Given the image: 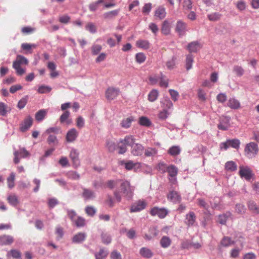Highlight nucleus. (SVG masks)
I'll use <instances>...</instances> for the list:
<instances>
[{
    "label": "nucleus",
    "instance_id": "nucleus-39",
    "mask_svg": "<svg viewBox=\"0 0 259 259\" xmlns=\"http://www.w3.org/2000/svg\"><path fill=\"white\" fill-rule=\"evenodd\" d=\"M104 2L105 0H98L96 2L90 4L89 6L90 11L91 12L96 11L98 9L99 4L103 3Z\"/></svg>",
    "mask_w": 259,
    "mask_h": 259
},
{
    "label": "nucleus",
    "instance_id": "nucleus-47",
    "mask_svg": "<svg viewBox=\"0 0 259 259\" xmlns=\"http://www.w3.org/2000/svg\"><path fill=\"white\" fill-rule=\"evenodd\" d=\"M67 177L71 180H77L80 178L79 175L75 171H69L66 174Z\"/></svg>",
    "mask_w": 259,
    "mask_h": 259
},
{
    "label": "nucleus",
    "instance_id": "nucleus-25",
    "mask_svg": "<svg viewBox=\"0 0 259 259\" xmlns=\"http://www.w3.org/2000/svg\"><path fill=\"white\" fill-rule=\"evenodd\" d=\"M87 237L84 233L80 232L75 235L72 238V242L75 243H81Z\"/></svg>",
    "mask_w": 259,
    "mask_h": 259
},
{
    "label": "nucleus",
    "instance_id": "nucleus-18",
    "mask_svg": "<svg viewBox=\"0 0 259 259\" xmlns=\"http://www.w3.org/2000/svg\"><path fill=\"white\" fill-rule=\"evenodd\" d=\"M95 193L92 190L82 188V196L85 200L92 199L95 197Z\"/></svg>",
    "mask_w": 259,
    "mask_h": 259
},
{
    "label": "nucleus",
    "instance_id": "nucleus-10",
    "mask_svg": "<svg viewBox=\"0 0 259 259\" xmlns=\"http://www.w3.org/2000/svg\"><path fill=\"white\" fill-rule=\"evenodd\" d=\"M175 30L180 36L185 35L187 31V24L182 20L178 21Z\"/></svg>",
    "mask_w": 259,
    "mask_h": 259
},
{
    "label": "nucleus",
    "instance_id": "nucleus-12",
    "mask_svg": "<svg viewBox=\"0 0 259 259\" xmlns=\"http://www.w3.org/2000/svg\"><path fill=\"white\" fill-rule=\"evenodd\" d=\"M69 157L71 159L73 166L77 167L80 164L79 159V153L76 149H72L69 154Z\"/></svg>",
    "mask_w": 259,
    "mask_h": 259
},
{
    "label": "nucleus",
    "instance_id": "nucleus-11",
    "mask_svg": "<svg viewBox=\"0 0 259 259\" xmlns=\"http://www.w3.org/2000/svg\"><path fill=\"white\" fill-rule=\"evenodd\" d=\"M78 136V132L77 130L72 128L69 130L66 135V140L68 143H72L76 140Z\"/></svg>",
    "mask_w": 259,
    "mask_h": 259
},
{
    "label": "nucleus",
    "instance_id": "nucleus-36",
    "mask_svg": "<svg viewBox=\"0 0 259 259\" xmlns=\"http://www.w3.org/2000/svg\"><path fill=\"white\" fill-rule=\"evenodd\" d=\"M119 12V10H114L105 13L103 17L106 19H112L116 16Z\"/></svg>",
    "mask_w": 259,
    "mask_h": 259
},
{
    "label": "nucleus",
    "instance_id": "nucleus-63",
    "mask_svg": "<svg viewBox=\"0 0 259 259\" xmlns=\"http://www.w3.org/2000/svg\"><path fill=\"white\" fill-rule=\"evenodd\" d=\"M248 206L249 210H251L253 213H256L258 207L256 203L253 201H249L248 204Z\"/></svg>",
    "mask_w": 259,
    "mask_h": 259
},
{
    "label": "nucleus",
    "instance_id": "nucleus-22",
    "mask_svg": "<svg viewBox=\"0 0 259 259\" xmlns=\"http://www.w3.org/2000/svg\"><path fill=\"white\" fill-rule=\"evenodd\" d=\"M136 46L143 50H148L150 48V44L149 41L144 39H139L136 41Z\"/></svg>",
    "mask_w": 259,
    "mask_h": 259
},
{
    "label": "nucleus",
    "instance_id": "nucleus-64",
    "mask_svg": "<svg viewBox=\"0 0 259 259\" xmlns=\"http://www.w3.org/2000/svg\"><path fill=\"white\" fill-rule=\"evenodd\" d=\"M248 206L249 210H251L253 213H256L258 207L256 203L253 201H249L248 204Z\"/></svg>",
    "mask_w": 259,
    "mask_h": 259
},
{
    "label": "nucleus",
    "instance_id": "nucleus-2",
    "mask_svg": "<svg viewBox=\"0 0 259 259\" xmlns=\"http://www.w3.org/2000/svg\"><path fill=\"white\" fill-rule=\"evenodd\" d=\"M258 145L254 142L247 144L244 148V154L248 158H252L256 156L258 152Z\"/></svg>",
    "mask_w": 259,
    "mask_h": 259
},
{
    "label": "nucleus",
    "instance_id": "nucleus-48",
    "mask_svg": "<svg viewBox=\"0 0 259 259\" xmlns=\"http://www.w3.org/2000/svg\"><path fill=\"white\" fill-rule=\"evenodd\" d=\"M118 148L119 149L118 152L119 154H123L127 150V146L122 140H120L118 143Z\"/></svg>",
    "mask_w": 259,
    "mask_h": 259
},
{
    "label": "nucleus",
    "instance_id": "nucleus-60",
    "mask_svg": "<svg viewBox=\"0 0 259 259\" xmlns=\"http://www.w3.org/2000/svg\"><path fill=\"white\" fill-rule=\"evenodd\" d=\"M228 142H229L230 146L236 149L239 148L240 144V142L239 140H228Z\"/></svg>",
    "mask_w": 259,
    "mask_h": 259
},
{
    "label": "nucleus",
    "instance_id": "nucleus-33",
    "mask_svg": "<svg viewBox=\"0 0 259 259\" xmlns=\"http://www.w3.org/2000/svg\"><path fill=\"white\" fill-rule=\"evenodd\" d=\"M21 47L23 50L26 51V54L32 53V49H35L36 47V45L35 44H30L28 43L22 44Z\"/></svg>",
    "mask_w": 259,
    "mask_h": 259
},
{
    "label": "nucleus",
    "instance_id": "nucleus-53",
    "mask_svg": "<svg viewBox=\"0 0 259 259\" xmlns=\"http://www.w3.org/2000/svg\"><path fill=\"white\" fill-rule=\"evenodd\" d=\"M52 88L50 87L42 85L38 88L37 92L40 94H45L50 92Z\"/></svg>",
    "mask_w": 259,
    "mask_h": 259
},
{
    "label": "nucleus",
    "instance_id": "nucleus-37",
    "mask_svg": "<svg viewBox=\"0 0 259 259\" xmlns=\"http://www.w3.org/2000/svg\"><path fill=\"white\" fill-rule=\"evenodd\" d=\"M181 152V149L179 146H174L168 150V153L172 156L178 155Z\"/></svg>",
    "mask_w": 259,
    "mask_h": 259
},
{
    "label": "nucleus",
    "instance_id": "nucleus-20",
    "mask_svg": "<svg viewBox=\"0 0 259 259\" xmlns=\"http://www.w3.org/2000/svg\"><path fill=\"white\" fill-rule=\"evenodd\" d=\"M7 200L8 203L13 206H17L20 202L18 197L15 194H10L8 196Z\"/></svg>",
    "mask_w": 259,
    "mask_h": 259
},
{
    "label": "nucleus",
    "instance_id": "nucleus-34",
    "mask_svg": "<svg viewBox=\"0 0 259 259\" xmlns=\"http://www.w3.org/2000/svg\"><path fill=\"white\" fill-rule=\"evenodd\" d=\"M170 32V26L169 22L165 20L162 25L161 32L164 35H168Z\"/></svg>",
    "mask_w": 259,
    "mask_h": 259
},
{
    "label": "nucleus",
    "instance_id": "nucleus-19",
    "mask_svg": "<svg viewBox=\"0 0 259 259\" xmlns=\"http://www.w3.org/2000/svg\"><path fill=\"white\" fill-rule=\"evenodd\" d=\"M70 113L69 111H65L60 117V121L61 123H65L69 125L72 123V120L69 119Z\"/></svg>",
    "mask_w": 259,
    "mask_h": 259
},
{
    "label": "nucleus",
    "instance_id": "nucleus-52",
    "mask_svg": "<svg viewBox=\"0 0 259 259\" xmlns=\"http://www.w3.org/2000/svg\"><path fill=\"white\" fill-rule=\"evenodd\" d=\"M85 213L89 216L93 217L96 213V209L92 206H87L85 208Z\"/></svg>",
    "mask_w": 259,
    "mask_h": 259
},
{
    "label": "nucleus",
    "instance_id": "nucleus-46",
    "mask_svg": "<svg viewBox=\"0 0 259 259\" xmlns=\"http://www.w3.org/2000/svg\"><path fill=\"white\" fill-rule=\"evenodd\" d=\"M161 104L163 109H165L167 110V109H170L173 106L171 101L168 98L164 99L163 101L161 102Z\"/></svg>",
    "mask_w": 259,
    "mask_h": 259
},
{
    "label": "nucleus",
    "instance_id": "nucleus-5",
    "mask_svg": "<svg viewBox=\"0 0 259 259\" xmlns=\"http://www.w3.org/2000/svg\"><path fill=\"white\" fill-rule=\"evenodd\" d=\"M121 190L123 194L128 199L132 197L134 189L131 186L130 183L127 181H122L120 184Z\"/></svg>",
    "mask_w": 259,
    "mask_h": 259
},
{
    "label": "nucleus",
    "instance_id": "nucleus-61",
    "mask_svg": "<svg viewBox=\"0 0 259 259\" xmlns=\"http://www.w3.org/2000/svg\"><path fill=\"white\" fill-rule=\"evenodd\" d=\"M28 101L27 97L22 98L18 103L17 107L19 109H23L26 105Z\"/></svg>",
    "mask_w": 259,
    "mask_h": 259
},
{
    "label": "nucleus",
    "instance_id": "nucleus-7",
    "mask_svg": "<svg viewBox=\"0 0 259 259\" xmlns=\"http://www.w3.org/2000/svg\"><path fill=\"white\" fill-rule=\"evenodd\" d=\"M147 203L144 200H138L132 204L130 208L131 212H136L143 210L146 206Z\"/></svg>",
    "mask_w": 259,
    "mask_h": 259
},
{
    "label": "nucleus",
    "instance_id": "nucleus-31",
    "mask_svg": "<svg viewBox=\"0 0 259 259\" xmlns=\"http://www.w3.org/2000/svg\"><path fill=\"white\" fill-rule=\"evenodd\" d=\"M134 120V118L133 116H131L129 117H127L123 119L120 123V125L121 127L127 128H129L131 125L132 122Z\"/></svg>",
    "mask_w": 259,
    "mask_h": 259
},
{
    "label": "nucleus",
    "instance_id": "nucleus-27",
    "mask_svg": "<svg viewBox=\"0 0 259 259\" xmlns=\"http://www.w3.org/2000/svg\"><path fill=\"white\" fill-rule=\"evenodd\" d=\"M228 106L233 109H237L240 107V103L235 98H230L227 103Z\"/></svg>",
    "mask_w": 259,
    "mask_h": 259
},
{
    "label": "nucleus",
    "instance_id": "nucleus-29",
    "mask_svg": "<svg viewBox=\"0 0 259 259\" xmlns=\"http://www.w3.org/2000/svg\"><path fill=\"white\" fill-rule=\"evenodd\" d=\"M159 96V92L156 89L152 90L148 95V100L151 102L156 101Z\"/></svg>",
    "mask_w": 259,
    "mask_h": 259
},
{
    "label": "nucleus",
    "instance_id": "nucleus-9",
    "mask_svg": "<svg viewBox=\"0 0 259 259\" xmlns=\"http://www.w3.org/2000/svg\"><path fill=\"white\" fill-rule=\"evenodd\" d=\"M239 175L241 178H244L246 180H249L252 176L251 169L247 166H243L239 167Z\"/></svg>",
    "mask_w": 259,
    "mask_h": 259
},
{
    "label": "nucleus",
    "instance_id": "nucleus-13",
    "mask_svg": "<svg viewBox=\"0 0 259 259\" xmlns=\"http://www.w3.org/2000/svg\"><path fill=\"white\" fill-rule=\"evenodd\" d=\"M168 200L175 203H178L181 201V197L179 193L176 191H170L167 195Z\"/></svg>",
    "mask_w": 259,
    "mask_h": 259
},
{
    "label": "nucleus",
    "instance_id": "nucleus-57",
    "mask_svg": "<svg viewBox=\"0 0 259 259\" xmlns=\"http://www.w3.org/2000/svg\"><path fill=\"white\" fill-rule=\"evenodd\" d=\"M108 253L103 249H101L99 252L97 253L95 255L96 259H103L106 257Z\"/></svg>",
    "mask_w": 259,
    "mask_h": 259
},
{
    "label": "nucleus",
    "instance_id": "nucleus-62",
    "mask_svg": "<svg viewBox=\"0 0 259 259\" xmlns=\"http://www.w3.org/2000/svg\"><path fill=\"white\" fill-rule=\"evenodd\" d=\"M9 253L11 254L12 256L16 259H20L21 258V253L20 251L16 249H11Z\"/></svg>",
    "mask_w": 259,
    "mask_h": 259
},
{
    "label": "nucleus",
    "instance_id": "nucleus-24",
    "mask_svg": "<svg viewBox=\"0 0 259 259\" xmlns=\"http://www.w3.org/2000/svg\"><path fill=\"white\" fill-rule=\"evenodd\" d=\"M165 9L163 6L158 7L155 12V16L159 19H163L166 16Z\"/></svg>",
    "mask_w": 259,
    "mask_h": 259
},
{
    "label": "nucleus",
    "instance_id": "nucleus-3",
    "mask_svg": "<svg viewBox=\"0 0 259 259\" xmlns=\"http://www.w3.org/2000/svg\"><path fill=\"white\" fill-rule=\"evenodd\" d=\"M14 162L18 164L20 161L21 158H26L30 156L29 152L24 148H20L18 150L14 151Z\"/></svg>",
    "mask_w": 259,
    "mask_h": 259
},
{
    "label": "nucleus",
    "instance_id": "nucleus-51",
    "mask_svg": "<svg viewBox=\"0 0 259 259\" xmlns=\"http://www.w3.org/2000/svg\"><path fill=\"white\" fill-rule=\"evenodd\" d=\"M233 71L238 76H242L244 72L243 68L241 66L239 65H235L234 66Z\"/></svg>",
    "mask_w": 259,
    "mask_h": 259
},
{
    "label": "nucleus",
    "instance_id": "nucleus-1",
    "mask_svg": "<svg viewBox=\"0 0 259 259\" xmlns=\"http://www.w3.org/2000/svg\"><path fill=\"white\" fill-rule=\"evenodd\" d=\"M28 64V61L25 57L18 55L13 62V67L16 70L17 75L21 76L25 73V69L23 68L22 66L27 65Z\"/></svg>",
    "mask_w": 259,
    "mask_h": 259
},
{
    "label": "nucleus",
    "instance_id": "nucleus-45",
    "mask_svg": "<svg viewBox=\"0 0 259 259\" xmlns=\"http://www.w3.org/2000/svg\"><path fill=\"white\" fill-rule=\"evenodd\" d=\"M139 123L141 125L148 127L151 125V122L147 117L142 116L139 118Z\"/></svg>",
    "mask_w": 259,
    "mask_h": 259
},
{
    "label": "nucleus",
    "instance_id": "nucleus-54",
    "mask_svg": "<svg viewBox=\"0 0 259 259\" xmlns=\"http://www.w3.org/2000/svg\"><path fill=\"white\" fill-rule=\"evenodd\" d=\"M146 56L143 53H137L136 55V60L137 63L141 64L146 60Z\"/></svg>",
    "mask_w": 259,
    "mask_h": 259
},
{
    "label": "nucleus",
    "instance_id": "nucleus-28",
    "mask_svg": "<svg viewBox=\"0 0 259 259\" xmlns=\"http://www.w3.org/2000/svg\"><path fill=\"white\" fill-rule=\"evenodd\" d=\"M15 174L12 172L7 179L8 187L9 189H12L15 187Z\"/></svg>",
    "mask_w": 259,
    "mask_h": 259
},
{
    "label": "nucleus",
    "instance_id": "nucleus-17",
    "mask_svg": "<svg viewBox=\"0 0 259 259\" xmlns=\"http://www.w3.org/2000/svg\"><path fill=\"white\" fill-rule=\"evenodd\" d=\"M230 126V119L228 117H225L221 119L220 123L218 124V127L219 130L226 131Z\"/></svg>",
    "mask_w": 259,
    "mask_h": 259
},
{
    "label": "nucleus",
    "instance_id": "nucleus-26",
    "mask_svg": "<svg viewBox=\"0 0 259 259\" xmlns=\"http://www.w3.org/2000/svg\"><path fill=\"white\" fill-rule=\"evenodd\" d=\"M201 45L198 41H193L190 43L187 48L190 52H197L201 48Z\"/></svg>",
    "mask_w": 259,
    "mask_h": 259
},
{
    "label": "nucleus",
    "instance_id": "nucleus-44",
    "mask_svg": "<svg viewBox=\"0 0 259 259\" xmlns=\"http://www.w3.org/2000/svg\"><path fill=\"white\" fill-rule=\"evenodd\" d=\"M119 182V180H108L106 183H105V188H108L110 189H113L118 184Z\"/></svg>",
    "mask_w": 259,
    "mask_h": 259
},
{
    "label": "nucleus",
    "instance_id": "nucleus-23",
    "mask_svg": "<svg viewBox=\"0 0 259 259\" xmlns=\"http://www.w3.org/2000/svg\"><path fill=\"white\" fill-rule=\"evenodd\" d=\"M159 243L161 247L166 248L170 246L171 244V240L169 237L163 236L161 238Z\"/></svg>",
    "mask_w": 259,
    "mask_h": 259
},
{
    "label": "nucleus",
    "instance_id": "nucleus-6",
    "mask_svg": "<svg viewBox=\"0 0 259 259\" xmlns=\"http://www.w3.org/2000/svg\"><path fill=\"white\" fill-rule=\"evenodd\" d=\"M150 213L152 216L157 215L159 218L163 219L168 214V211L164 208L154 207L151 209Z\"/></svg>",
    "mask_w": 259,
    "mask_h": 259
},
{
    "label": "nucleus",
    "instance_id": "nucleus-15",
    "mask_svg": "<svg viewBox=\"0 0 259 259\" xmlns=\"http://www.w3.org/2000/svg\"><path fill=\"white\" fill-rule=\"evenodd\" d=\"M159 231L157 226H152L149 229L148 234H145L144 238L145 240H150L153 238L157 236Z\"/></svg>",
    "mask_w": 259,
    "mask_h": 259
},
{
    "label": "nucleus",
    "instance_id": "nucleus-32",
    "mask_svg": "<svg viewBox=\"0 0 259 259\" xmlns=\"http://www.w3.org/2000/svg\"><path fill=\"white\" fill-rule=\"evenodd\" d=\"M140 254L144 257L149 258L153 256L151 250L146 247H142L140 250Z\"/></svg>",
    "mask_w": 259,
    "mask_h": 259
},
{
    "label": "nucleus",
    "instance_id": "nucleus-50",
    "mask_svg": "<svg viewBox=\"0 0 259 259\" xmlns=\"http://www.w3.org/2000/svg\"><path fill=\"white\" fill-rule=\"evenodd\" d=\"M102 47L100 45H94L91 48L92 54L93 55H97L99 54L102 50Z\"/></svg>",
    "mask_w": 259,
    "mask_h": 259
},
{
    "label": "nucleus",
    "instance_id": "nucleus-42",
    "mask_svg": "<svg viewBox=\"0 0 259 259\" xmlns=\"http://www.w3.org/2000/svg\"><path fill=\"white\" fill-rule=\"evenodd\" d=\"M193 61V57L192 55L189 54L187 55L186 59V68L187 70L192 68Z\"/></svg>",
    "mask_w": 259,
    "mask_h": 259
},
{
    "label": "nucleus",
    "instance_id": "nucleus-58",
    "mask_svg": "<svg viewBox=\"0 0 259 259\" xmlns=\"http://www.w3.org/2000/svg\"><path fill=\"white\" fill-rule=\"evenodd\" d=\"M169 113L165 109H163L162 110L160 111L158 114V117L161 120L165 119L168 116Z\"/></svg>",
    "mask_w": 259,
    "mask_h": 259
},
{
    "label": "nucleus",
    "instance_id": "nucleus-41",
    "mask_svg": "<svg viewBox=\"0 0 259 259\" xmlns=\"http://www.w3.org/2000/svg\"><path fill=\"white\" fill-rule=\"evenodd\" d=\"M225 169L228 171H235L237 169V165L232 161H228L225 164Z\"/></svg>",
    "mask_w": 259,
    "mask_h": 259
},
{
    "label": "nucleus",
    "instance_id": "nucleus-49",
    "mask_svg": "<svg viewBox=\"0 0 259 259\" xmlns=\"http://www.w3.org/2000/svg\"><path fill=\"white\" fill-rule=\"evenodd\" d=\"M183 9L184 11H189L192 9V2L191 0H184L183 3Z\"/></svg>",
    "mask_w": 259,
    "mask_h": 259
},
{
    "label": "nucleus",
    "instance_id": "nucleus-55",
    "mask_svg": "<svg viewBox=\"0 0 259 259\" xmlns=\"http://www.w3.org/2000/svg\"><path fill=\"white\" fill-rule=\"evenodd\" d=\"M207 17L210 21H215L220 19L221 14L219 13H213L208 15Z\"/></svg>",
    "mask_w": 259,
    "mask_h": 259
},
{
    "label": "nucleus",
    "instance_id": "nucleus-35",
    "mask_svg": "<svg viewBox=\"0 0 259 259\" xmlns=\"http://www.w3.org/2000/svg\"><path fill=\"white\" fill-rule=\"evenodd\" d=\"M168 175L171 177H175L178 172V169L176 166L174 165H170L166 168Z\"/></svg>",
    "mask_w": 259,
    "mask_h": 259
},
{
    "label": "nucleus",
    "instance_id": "nucleus-40",
    "mask_svg": "<svg viewBox=\"0 0 259 259\" xmlns=\"http://www.w3.org/2000/svg\"><path fill=\"white\" fill-rule=\"evenodd\" d=\"M11 109L4 103L0 102V115L5 116L8 112L10 111Z\"/></svg>",
    "mask_w": 259,
    "mask_h": 259
},
{
    "label": "nucleus",
    "instance_id": "nucleus-14",
    "mask_svg": "<svg viewBox=\"0 0 259 259\" xmlns=\"http://www.w3.org/2000/svg\"><path fill=\"white\" fill-rule=\"evenodd\" d=\"M14 242V237L9 235L4 234L0 236V245H10Z\"/></svg>",
    "mask_w": 259,
    "mask_h": 259
},
{
    "label": "nucleus",
    "instance_id": "nucleus-30",
    "mask_svg": "<svg viewBox=\"0 0 259 259\" xmlns=\"http://www.w3.org/2000/svg\"><path fill=\"white\" fill-rule=\"evenodd\" d=\"M47 112L46 109H41L37 111L35 115L36 120L37 121H42L47 115Z\"/></svg>",
    "mask_w": 259,
    "mask_h": 259
},
{
    "label": "nucleus",
    "instance_id": "nucleus-56",
    "mask_svg": "<svg viewBox=\"0 0 259 259\" xmlns=\"http://www.w3.org/2000/svg\"><path fill=\"white\" fill-rule=\"evenodd\" d=\"M85 29L92 33H95L97 31L96 25L92 22H89L87 24Z\"/></svg>",
    "mask_w": 259,
    "mask_h": 259
},
{
    "label": "nucleus",
    "instance_id": "nucleus-59",
    "mask_svg": "<svg viewBox=\"0 0 259 259\" xmlns=\"http://www.w3.org/2000/svg\"><path fill=\"white\" fill-rule=\"evenodd\" d=\"M74 223L77 227H83L85 225V220L82 217H77Z\"/></svg>",
    "mask_w": 259,
    "mask_h": 259
},
{
    "label": "nucleus",
    "instance_id": "nucleus-43",
    "mask_svg": "<svg viewBox=\"0 0 259 259\" xmlns=\"http://www.w3.org/2000/svg\"><path fill=\"white\" fill-rule=\"evenodd\" d=\"M122 140L126 146H131L132 147V145H134L135 139L133 136H126L124 137V139Z\"/></svg>",
    "mask_w": 259,
    "mask_h": 259
},
{
    "label": "nucleus",
    "instance_id": "nucleus-21",
    "mask_svg": "<svg viewBox=\"0 0 259 259\" xmlns=\"http://www.w3.org/2000/svg\"><path fill=\"white\" fill-rule=\"evenodd\" d=\"M196 221V216L194 212L191 211L186 215L185 223L188 226H192L194 224Z\"/></svg>",
    "mask_w": 259,
    "mask_h": 259
},
{
    "label": "nucleus",
    "instance_id": "nucleus-8",
    "mask_svg": "<svg viewBox=\"0 0 259 259\" xmlns=\"http://www.w3.org/2000/svg\"><path fill=\"white\" fill-rule=\"evenodd\" d=\"M33 118L30 116H27L21 123L20 130L22 132L27 131L32 125Z\"/></svg>",
    "mask_w": 259,
    "mask_h": 259
},
{
    "label": "nucleus",
    "instance_id": "nucleus-16",
    "mask_svg": "<svg viewBox=\"0 0 259 259\" xmlns=\"http://www.w3.org/2000/svg\"><path fill=\"white\" fill-rule=\"evenodd\" d=\"M144 147L141 144H134L132 147V153L135 156L141 155L143 152Z\"/></svg>",
    "mask_w": 259,
    "mask_h": 259
},
{
    "label": "nucleus",
    "instance_id": "nucleus-4",
    "mask_svg": "<svg viewBox=\"0 0 259 259\" xmlns=\"http://www.w3.org/2000/svg\"><path fill=\"white\" fill-rule=\"evenodd\" d=\"M120 89L113 87H109L105 91V97L108 101H112L117 98L120 94Z\"/></svg>",
    "mask_w": 259,
    "mask_h": 259
},
{
    "label": "nucleus",
    "instance_id": "nucleus-38",
    "mask_svg": "<svg viewBox=\"0 0 259 259\" xmlns=\"http://www.w3.org/2000/svg\"><path fill=\"white\" fill-rule=\"evenodd\" d=\"M234 241L228 237H224L221 242V245L224 247H228L234 244Z\"/></svg>",
    "mask_w": 259,
    "mask_h": 259
}]
</instances>
